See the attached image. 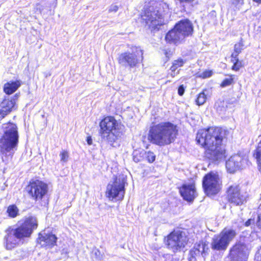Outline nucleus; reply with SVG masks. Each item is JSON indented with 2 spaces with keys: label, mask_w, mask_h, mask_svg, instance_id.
<instances>
[{
  "label": "nucleus",
  "mask_w": 261,
  "mask_h": 261,
  "mask_svg": "<svg viewBox=\"0 0 261 261\" xmlns=\"http://www.w3.org/2000/svg\"><path fill=\"white\" fill-rule=\"evenodd\" d=\"M225 130L219 127L202 129L197 133V142L205 149V157L212 162L225 158V150L222 146Z\"/></svg>",
  "instance_id": "f257e3e1"
},
{
  "label": "nucleus",
  "mask_w": 261,
  "mask_h": 261,
  "mask_svg": "<svg viewBox=\"0 0 261 261\" xmlns=\"http://www.w3.org/2000/svg\"><path fill=\"white\" fill-rule=\"evenodd\" d=\"M38 227L37 218L30 216L25 218L23 221L13 227H9L5 231L4 245L8 250H11L20 244H22L25 239L31 237L34 230Z\"/></svg>",
  "instance_id": "f03ea898"
},
{
  "label": "nucleus",
  "mask_w": 261,
  "mask_h": 261,
  "mask_svg": "<svg viewBox=\"0 0 261 261\" xmlns=\"http://www.w3.org/2000/svg\"><path fill=\"white\" fill-rule=\"evenodd\" d=\"M177 134L176 125L169 121L161 122L150 127L147 139L152 144L164 146L173 142Z\"/></svg>",
  "instance_id": "7ed1b4c3"
},
{
  "label": "nucleus",
  "mask_w": 261,
  "mask_h": 261,
  "mask_svg": "<svg viewBox=\"0 0 261 261\" xmlns=\"http://www.w3.org/2000/svg\"><path fill=\"white\" fill-rule=\"evenodd\" d=\"M169 5L163 2H155L146 9L142 16L143 21L151 31H158L164 24V15L168 12Z\"/></svg>",
  "instance_id": "20e7f679"
},
{
  "label": "nucleus",
  "mask_w": 261,
  "mask_h": 261,
  "mask_svg": "<svg viewBox=\"0 0 261 261\" xmlns=\"http://www.w3.org/2000/svg\"><path fill=\"white\" fill-rule=\"evenodd\" d=\"M4 133L0 138V153L3 155H13L18 143L17 126L12 123L4 124Z\"/></svg>",
  "instance_id": "39448f33"
},
{
  "label": "nucleus",
  "mask_w": 261,
  "mask_h": 261,
  "mask_svg": "<svg viewBox=\"0 0 261 261\" xmlns=\"http://www.w3.org/2000/svg\"><path fill=\"white\" fill-rule=\"evenodd\" d=\"M99 126L100 127L101 137L111 144L121 135L119 129L118 123L113 117H105L99 123Z\"/></svg>",
  "instance_id": "423d86ee"
},
{
  "label": "nucleus",
  "mask_w": 261,
  "mask_h": 261,
  "mask_svg": "<svg viewBox=\"0 0 261 261\" xmlns=\"http://www.w3.org/2000/svg\"><path fill=\"white\" fill-rule=\"evenodd\" d=\"M143 55V50L140 47L133 46L130 51L128 50L119 56L118 63L125 68H136L142 62Z\"/></svg>",
  "instance_id": "0eeeda50"
},
{
  "label": "nucleus",
  "mask_w": 261,
  "mask_h": 261,
  "mask_svg": "<svg viewBox=\"0 0 261 261\" xmlns=\"http://www.w3.org/2000/svg\"><path fill=\"white\" fill-rule=\"evenodd\" d=\"M236 236V231L224 228L219 234L215 235L211 242V248L214 250L225 251Z\"/></svg>",
  "instance_id": "6e6552de"
},
{
  "label": "nucleus",
  "mask_w": 261,
  "mask_h": 261,
  "mask_svg": "<svg viewBox=\"0 0 261 261\" xmlns=\"http://www.w3.org/2000/svg\"><path fill=\"white\" fill-rule=\"evenodd\" d=\"M221 181L217 173L210 172L203 178L202 187L207 195L217 194L221 189Z\"/></svg>",
  "instance_id": "1a4fd4ad"
},
{
  "label": "nucleus",
  "mask_w": 261,
  "mask_h": 261,
  "mask_svg": "<svg viewBox=\"0 0 261 261\" xmlns=\"http://www.w3.org/2000/svg\"><path fill=\"white\" fill-rule=\"evenodd\" d=\"M26 191L31 198L37 201L41 200L47 194L48 185L40 180L32 179L27 186Z\"/></svg>",
  "instance_id": "9d476101"
},
{
  "label": "nucleus",
  "mask_w": 261,
  "mask_h": 261,
  "mask_svg": "<svg viewBox=\"0 0 261 261\" xmlns=\"http://www.w3.org/2000/svg\"><path fill=\"white\" fill-rule=\"evenodd\" d=\"M187 242L188 238L185 232L174 231L167 237L166 245L169 249L175 252L184 248Z\"/></svg>",
  "instance_id": "9b49d317"
},
{
  "label": "nucleus",
  "mask_w": 261,
  "mask_h": 261,
  "mask_svg": "<svg viewBox=\"0 0 261 261\" xmlns=\"http://www.w3.org/2000/svg\"><path fill=\"white\" fill-rule=\"evenodd\" d=\"M124 179L116 177L112 184L110 183L107 188L106 195L109 199L117 198L121 200L124 195Z\"/></svg>",
  "instance_id": "f8f14e48"
},
{
  "label": "nucleus",
  "mask_w": 261,
  "mask_h": 261,
  "mask_svg": "<svg viewBox=\"0 0 261 261\" xmlns=\"http://www.w3.org/2000/svg\"><path fill=\"white\" fill-rule=\"evenodd\" d=\"M247 162L248 158L246 155L241 153L235 154L226 162V168L229 173H233L245 167Z\"/></svg>",
  "instance_id": "ddd939ff"
},
{
  "label": "nucleus",
  "mask_w": 261,
  "mask_h": 261,
  "mask_svg": "<svg viewBox=\"0 0 261 261\" xmlns=\"http://www.w3.org/2000/svg\"><path fill=\"white\" fill-rule=\"evenodd\" d=\"M227 193L229 202L234 205H242L246 201L247 194L245 192H241L238 185L230 186Z\"/></svg>",
  "instance_id": "4468645a"
},
{
  "label": "nucleus",
  "mask_w": 261,
  "mask_h": 261,
  "mask_svg": "<svg viewBox=\"0 0 261 261\" xmlns=\"http://www.w3.org/2000/svg\"><path fill=\"white\" fill-rule=\"evenodd\" d=\"M229 256L231 261H247V247L244 243L238 242L229 250Z\"/></svg>",
  "instance_id": "2eb2a0df"
},
{
  "label": "nucleus",
  "mask_w": 261,
  "mask_h": 261,
  "mask_svg": "<svg viewBox=\"0 0 261 261\" xmlns=\"http://www.w3.org/2000/svg\"><path fill=\"white\" fill-rule=\"evenodd\" d=\"M208 248L205 243L201 242L194 244L189 251L188 259L189 261H196L197 258L200 256L205 257L208 254Z\"/></svg>",
  "instance_id": "dca6fc26"
},
{
  "label": "nucleus",
  "mask_w": 261,
  "mask_h": 261,
  "mask_svg": "<svg viewBox=\"0 0 261 261\" xmlns=\"http://www.w3.org/2000/svg\"><path fill=\"white\" fill-rule=\"evenodd\" d=\"M57 239V236L52 233H40L37 242L42 247L51 248L56 245Z\"/></svg>",
  "instance_id": "f3484780"
},
{
  "label": "nucleus",
  "mask_w": 261,
  "mask_h": 261,
  "mask_svg": "<svg viewBox=\"0 0 261 261\" xmlns=\"http://www.w3.org/2000/svg\"><path fill=\"white\" fill-rule=\"evenodd\" d=\"M179 191L183 199L189 202L192 201L196 195V188L193 184L182 185Z\"/></svg>",
  "instance_id": "a211bd4d"
},
{
  "label": "nucleus",
  "mask_w": 261,
  "mask_h": 261,
  "mask_svg": "<svg viewBox=\"0 0 261 261\" xmlns=\"http://www.w3.org/2000/svg\"><path fill=\"white\" fill-rule=\"evenodd\" d=\"M185 38L178 30H175V26L166 34L165 36V40L167 42L176 45L183 43Z\"/></svg>",
  "instance_id": "6ab92c4d"
},
{
  "label": "nucleus",
  "mask_w": 261,
  "mask_h": 261,
  "mask_svg": "<svg viewBox=\"0 0 261 261\" xmlns=\"http://www.w3.org/2000/svg\"><path fill=\"white\" fill-rule=\"evenodd\" d=\"M175 30H178L185 38L191 36L193 32V27L191 21L187 19H182L174 25Z\"/></svg>",
  "instance_id": "aec40b11"
},
{
  "label": "nucleus",
  "mask_w": 261,
  "mask_h": 261,
  "mask_svg": "<svg viewBox=\"0 0 261 261\" xmlns=\"http://www.w3.org/2000/svg\"><path fill=\"white\" fill-rule=\"evenodd\" d=\"M15 101L14 99H4L0 103V118H5L10 114L14 108Z\"/></svg>",
  "instance_id": "412c9836"
},
{
  "label": "nucleus",
  "mask_w": 261,
  "mask_h": 261,
  "mask_svg": "<svg viewBox=\"0 0 261 261\" xmlns=\"http://www.w3.org/2000/svg\"><path fill=\"white\" fill-rule=\"evenodd\" d=\"M20 85L19 81H11L4 84L3 91L7 95H11L14 93Z\"/></svg>",
  "instance_id": "4be33fe9"
},
{
  "label": "nucleus",
  "mask_w": 261,
  "mask_h": 261,
  "mask_svg": "<svg viewBox=\"0 0 261 261\" xmlns=\"http://www.w3.org/2000/svg\"><path fill=\"white\" fill-rule=\"evenodd\" d=\"M186 62V60L181 58H178L177 60L173 61L172 65L170 69V72L168 73V75L171 76L172 77H174L179 73V70H177V69L179 67H182Z\"/></svg>",
  "instance_id": "5701e85b"
},
{
  "label": "nucleus",
  "mask_w": 261,
  "mask_h": 261,
  "mask_svg": "<svg viewBox=\"0 0 261 261\" xmlns=\"http://www.w3.org/2000/svg\"><path fill=\"white\" fill-rule=\"evenodd\" d=\"M244 48V44L243 39L241 38L239 42L236 43L234 46V52L231 54L232 58L238 57V55L241 53L242 50Z\"/></svg>",
  "instance_id": "b1692460"
},
{
  "label": "nucleus",
  "mask_w": 261,
  "mask_h": 261,
  "mask_svg": "<svg viewBox=\"0 0 261 261\" xmlns=\"http://www.w3.org/2000/svg\"><path fill=\"white\" fill-rule=\"evenodd\" d=\"M7 213L8 216L12 218H14L19 215V209L15 204L9 205L7 210Z\"/></svg>",
  "instance_id": "393cba45"
},
{
  "label": "nucleus",
  "mask_w": 261,
  "mask_h": 261,
  "mask_svg": "<svg viewBox=\"0 0 261 261\" xmlns=\"http://www.w3.org/2000/svg\"><path fill=\"white\" fill-rule=\"evenodd\" d=\"M146 151L144 150L141 151L135 150L133 153V160L136 163L142 161L144 158Z\"/></svg>",
  "instance_id": "a878e982"
},
{
  "label": "nucleus",
  "mask_w": 261,
  "mask_h": 261,
  "mask_svg": "<svg viewBox=\"0 0 261 261\" xmlns=\"http://www.w3.org/2000/svg\"><path fill=\"white\" fill-rule=\"evenodd\" d=\"M205 92H207L206 90H203L197 95V98L195 100L196 105L201 106L205 102L207 99V94L205 93Z\"/></svg>",
  "instance_id": "bb28decb"
},
{
  "label": "nucleus",
  "mask_w": 261,
  "mask_h": 261,
  "mask_svg": "<svg viewBox=\"0 0 261 261\" xmlns=\"http://www.w3.org/2000/svg\"><path fill=\"white\" fill-rule=\"evenodd\" d=\"M213 74V70H205L202 72H198L197 73V76L202 79H206L210 77Z\"/></svg>",
  "instance_id": "cd10ccee"
},
{
  "label": "nucleus",
  "mask_w": 261,
  "mask_h": 261,
  "mask_svg": "<svg viewBox=\"0 0 261 261\" xmlns=\"http://www.w3.org/2000/svg\"><path fill=\"white\" fill-rule=\"evenodd\" d=\"M253 156L256 160L261 161V140L259 142Z\"/></svg>",
  "instance_id": "c85d7f7f"
},
{
  "label": "nucleus",
  "mask_w": 261,
  "mask_h": 261,
  "mask_svg": "<svg viewBox=\"0 0 261 261\" xmlns=\"http://www.w3.org/2000/svg\"><path fill=\"white\" fill-rule=\"evenodd\" d=\"M231 61L233 63L232 69L235 71H238L241 67V63L239 62L238 57L236 58H232Z\"/></svg>",
  "instance_id": "c756f323"
},
{
  "label": "nucleus",
  "mask_w": 261,
  "mask_h": 261,
  "mask_svg": "<svg viewBox=\"0 0 261 261\" xmlns=\"http://www.w3.org/2000/svg\"><path fill=\"white\" fill-rule=\"evenodd\" d=\"M144 157L146 158L149 163H153L155 159V155L154 153L150 151L148 152L146 151Z\"/></svg>",
  "instance_id": "7c9ffc66"
},
{
  "label": "nucleus",
  "mask_w": 261,
  "mask_h": 261,
  "mask_svg": "<svg viewBox=\"0 0 261 261\" xmlns=\"http://www.w3.org/2000/svg\"><path fill=\"white\" fill-rule=\"evenodd\" d=\"M233 82V79L232 77L226 78L221 83L220 86L222 88L231 85Z\"/></svg>",
  "instance_id": "2f4dec72"
},
{
  "label": "nucleus",
  "mask_w": 261,
  "mask_h": 261,
  "mask_svg": "<svg viewBox=\"0 0 261 261\" xmlns=\"http://www.w3.org/2000/svg\"><path fill=\"white\" fill-rule=\"evenodd\" d=\"M61 157V161L63 162H66L68 158V152L66 150H63L60 154Z\"/></svg>",
  "instance_id": "473e14b6"
},
{
  "label": "nucleus",
  "mask_w": 261,
  "mask_h": 261,
  "mask_svg": "<svg viewBox=\"0 0 261 261\" xmlns=\"http://www.w3.org/2000/svg\"><path fill=\"white\" fill-rule=\"evenodd\" d=\"M261 206H260L258 211L257 220L256 221V225L257 227L261 230Z\"/></svg>",
  "instance_id": "72a5a7b5"
},
{
  "label": "nucleus",
  "mask_w": 261,
  "mask_h": 261,
  "mask_svg": "<svg viewBox=\"0 0 261 261\" xmlns=\"http://www.w3.org/2000/svg\"><path fill=\"white\" fill-rule=\"evenodd\" d=\"M34 9L36 12H39V13H41L43 10L42 6L40 3H37Z\"/></svg>",
  "instance_id": "f704fd0d"
},
{
  "label": "nucleus",
  "mask_w": 261,
  "mask_h": 261,
  "mask_svg": "<svg viewBox=\"0 0 261 261\" xmlns=\"http://www.w3.org/2000/svg\"><path fill=\"white\" fill-rule=\"evenodd\" d=\"M185 89L183 85L179 86L178 88V94L180 96H182L185 92Z\"/></svg>",
  "instance_id": "c9c22d12"
},
{
  "label": "nucleus",
  "mask_w": 261,
  "mask_h": 261,
  "mask_svg": "<svg viewBox=\"0 0 261 261\" xmlns=\"http://www.w3.org/2000/svg\"><path fill=\"white\" fill-rule=\"evenodd\" d=\"M118 7L116 5H112L109 8L110 12H116L118 11Z\"/></svg>",
  "instance_id": "e433bc0d"
},
{
  "label": "nucleus",
  "mask_w": 261,
  "mask_h": 261,
  "mask_svg": "<svg viewBox=\"0 0 261 261\" xmlns=\"http://www.w3.org/2000/svg\"><path fill=\"white\" fill-rule=\"evenodd\" d=\"M180 4H189L193 3L195 0H177Z\"/></svg>",
  "instance_id": "4c0bfd02"
},
{
  "label": "nucleus",
  "mask_w": 261,
  "mask_h": 261,
  "mask_svg": "<svg viewBox=\"0 0 261 261\" xmlns=\"http://www.w3.org/2000/svg\"><path fill=\"white\" fill-rule=\"evenodd\" d=\"M86 141L88 145L92 144V139L91 136H88L87 137Z\"/></svg>",
  "instance_id": "58836bf2"
},
{
  "label": "nucleus",
  "mask_w": 261,
  "mask_h": 261,
  "mask_svg": "<svg viewBox=\"0 0 261 261\" xmlns=\"http://www.w3.org/2000/svg\"><path fill=\"white\" fill-rule=\"evenodd\" d=\"M254 221L253 220H252L251 219H248L245 223V225L246 226H249L251 225V224L252 223V222Z\"/></svg>",
  "instance_id": "ea45409f"
},
{
  "label": "nucleus",
  "mask_w": 261,
  "mask_h": 261,
  "mask_svg": "<svg viewBox=\"0 0 261 261\" xmlns=\"http://www.w3.org/2000/svg\"><path fill=\"white\" fill-rule=\"evenodd\" d=\"M243 0H233L232 4L234 5H238L240 3H242Z\"/></svg>",
  "instance_id": "a19ab883"
},
{
  "label": "nucleus",
  "mask_w": 261,
  "mask_h": 261,
  "mask_svg": "<svg viewBox=\"0 0 261 261\" xmlns=\"http://www.w3.org/2000/svg\"><path fill=\"white\" fill-rule=\"evenodd\" d=\"M165 55L167 58H169L170 56L172 55V53L170 52V51H169V53L167 51H165Z\"/></svg>",
  "instance_id": "79ce46f5"
},
{
  "label": "nucleus",
  "mask_w": 261,
  "mask_h": 261,
  "mask_svg": "<svg viewBox=\"0 0 261 261\" xmlns=\"http://www.w3.org/2000/svg\"><path fill=\"white\" fill-rule=\"evenodd\" d=\"M252 1L255 3H257L258 4H261V0H252Z\"/></svg>",
  "instance_id": "37998d69"
}]
</instances>
